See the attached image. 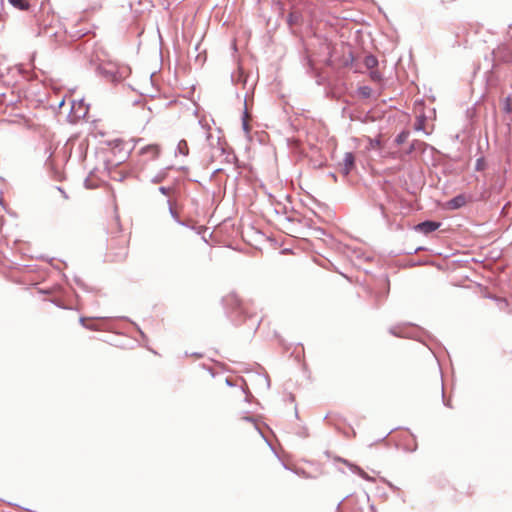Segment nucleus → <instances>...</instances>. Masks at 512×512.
Returning a JSON list of instances; mask_svg holds the SVG:
<instances>
[{
    "mask_svg": "<svg viewBox=\"0 0 512 512\" xmlns=\"http://www.w3.org/2000/svg\"><path fill=\"white\" fill-rule=\"evenodd\" d=\"M494 58L502 62L512 63V48L507 45H500L493 50Z\"/></svg>",
    "mask_w": 512,
    "mask_h": 512,
    "instance_id": "obj_1",
    "label": "nucleus"
},
{
    "mask_svg": "<svg viewBox=\"0 0 512 512\" xmlns=\"http://www.w3.org/2000/svg\"><path fill=\"white\" fill-rule=\"evenodd\" d=\"M440 225H441L440 222L427 220V221L417 224L415 226V230L418 232H421L425 235H428V234L434 232L435 230H437L440 227Z\"/></svg>",
    "mask_w": 512,
    "mask_h": 512,
    "instance_id": "obj_2",
    "label": "nucleus"
},
{
    "mask_svg": "<svg viewBox=\"0 0 512 512\" xmlns=\"http://www.w3.org/2000/svg\"><path fill=\"white\" fill-rule=\"evenodd\" d=\"M341 165V172L348 175L355 166V156L352 152H346L344 154Z\"/></svg>",
    "mask_w": 512,
    "mask_h": 512,
    "instance_id": "obj_3",
    "label": "nucleus"
},
{
    "mask_svg": "<svg viewBox=\"0 0 512 512\" xmlns=\"http://www.w3.org/2000/svg\"><path fill=\"white\" fill-rule=\"evenodd\" d=\"M140 155L146 157L147 160L156 159L160 153V148L158 145L150 144L144 146L139 151Z\"/></svg>",
    "mask_w": 512,
    "mask_h": 512,
    "instance_id": "obj_4",
    "label": "nucleus"
},
{
    "mask_svg": "<svg viewBox=\"0 0 512 512\" xmlns=\"http://www.w3.org/2000/svg\"><path fill=\"white\" fill-rule=\"evenodd\" d=\"M341 461L350 469V471L352 473L359 475L361 478H363L366 481H370V482H374L375 481V479L373 477L369 476L359 466H357V465H355L353 463H350L348 460H345V459H342Z\"/></svg>",
    "mask_w": 512,
    "mask_h": 512,
    "instance_id": "obj_5",
    "label": "nucleus"
},
{
    "mask_svg": "<svg viewBox=\"0 0 512 512\" xmlns=\"http://www.w3.org/2000/svg\"><path fill=\"white\" fill-rule=\"evenodd\" d=\"M466 202H467V199H466L465 195L459 194V195L455 196L454 198L450 199L446 203V208L450 209V210H456V209L463 207L466 204Z\"/></svg>",
    "mask_w": 512,
    "mask_h": 512,
    "instance_id": "obj_6",
    "label": "nucleus"
},
{
    "mask_svg": "<svg viewBox=\"0 0 512 512\" xmlns=\"http://www.w3.org/2000/svg\"><path fill=\"white\" fill-rule=\"evenodd\" d=\"M80 6L85 11H94L100 9L104 0H79Z\"/></svg>",
    "mask_w": 512,
    "mask_h": 512,
    "instance_id": "obj_7",
    "label": "nucleus"
},
{
    "mask_svg": "<svg viewBox=\"0 0 512 512\" xmlns=\"http://www.w3.org/2000/svg\"><path fill=\"white\" fill-rule=\"evenodd\" d=\"M364 65L367 69L372 70L378 65V59L374 55L369 54L364 58Z\"/></svg>",
    "mask_w": 512,
    "mask_h": 512,
    "instance_id": "obj_8",
    "label": "nucleus"
},
{
    "mask_svg": "<svg viewBox=\"0 0 512 512\" xmlns=\"http://www.w3.org/2000/svg\"><path fill=\"white\" fill-rule=\"evenodd\" d=\"M188 153H189V148H188L187 142L185 140H180L177 145L176 154H180L182 156H187Z\"/></svg>",
    "mask_w": 512,
    "mask_h": 512,
    "instance_id": "obj_9",
    "label": "nucleus"
},
{
    "mask_svg": "<svg viewBox=\"0 0 512 512\" xmlns=\"http://www.w3.org/2000/svg\"><path fill=\"white\" fill-rule=\"evenodd\" d=\"M9 3L19 9V10H27L29 7V3L27 0H8Z\"/></svg>",
    "mask_w": 512,
    "mask_h": 512,
    "instance_id": "obj_10",
    "label": "nucleus"
},
{
    "mask_svg": "<svg viewBox=\"0 0 512 512\" xmlns=\"http://www.w3.org/2000/svg\"><path fill=\"white\" fill-rule=\"evenodd\" d=\"M167 204H168V207H169V213L171 215V217L177 222L179 223L180 225H185L184 222H182L180 219H179V216H178V213L174 210L173 208V204L171 202L170 199L167 200Z\"/></svg>",
    "mask_w": 512,
    "mask_h": 512,
    "instance_id": "obj_11",
    "label": "nucleus"
},
{
    "mask_svg": "<svg viewBox=\"0 0 512 512\" xmlns=\"http://www.w3.org/2000/svg\"><path fill=\"white\" fill-rule=\"evenodd\" d=\"M405 328L402 326H395L390 328L389 332L397 337H406L407 334L404 332Z\"/></svg>",
    "mask_w": 512,
    "mask_h": 512,
    "instance_id": "obj_12",
    "label": "nucleus"
},
{
    "mask_svg": "<svg viewBox=\"0 0 512 512\" xmlns=\"http://www.w3.org/2000/svg\"><path fill=\"white\" fill-rule=\"evenodd\" d=\"M357 92L362 98H369L371 96L372 89L369 86H360L358 87Z\"/></svg>",
    "mask_w": 512,
    "mask_h": 512,
    "instance_id": "obj_13",
    "label": "nucleus"
},
{
    "mask_svg": "<svg viewBox=\"0 0 512 512\" xmlns=\"http://www.w3.org/2000/svg\"><path fill=\"white\" fill-rule=\"evenodd\" d=\"M409 134L410 132L407 131V130H404L402 131L401 133H399L396 138H395V142L398 144V145H401L403 144L407 138L409 137Z\"/></svg>",
    "mask_w": 512,
    "mask_h": 512,
    "instance_id": "obj_14",
    "label": "nucleus"
},
{
    "mask_svg": "<svg viewBox=\"0 0 512 512\" xmlns=\"http://www.w3.org/2000/svg\"><path fill=\"white\" fill-rule=\"evenodd\" d=\"M242 128L245 131L246 134L249 133L250 127L248 124V112L247 110L244 111L243 118H242Z\"/></svg>",
    "mask_w": 512,
    "mask_h": 512,
    "instance_id": "obj_15",
    "label": "nucleus"
},
{
    "mask_svg": "<svg viewBox=\"0 0 512 512\" xmlns=\"http://www.w3.org/2000/svg\"><path fill=\"white\" fill-rule=\"evenodd\" d=\"M370 78L374 82H380L382 81V74L378 70H371L370 71Z\"/></svg>",
    "mask_w": 512,
    "mask_h": 512,
    "instance_id": "obj_16",
    "label": "nucleus"
},
{
    "mask_svg": "<svg viewBox=\"0 0 512 512\" xmlns=\"http://www.w3.org/2000/svg\"><path fill=\"white\" fill-rule=\"evenodd\" d=\"M242 419L245 421L251 422L253 424L255 430L258 431L261 436H263L262 431L260 430L258 424L255 422V419L253 417L245 416Z\"/></svg>",
    "mask_w": 512,
    "mask_h": 512,
    "instance_id": "obj_17",
    "label": "nucleus"
},
{
    "mask_svg": "<svg viewBox=\"0 0 512 512\" xmlns=\"http://www.w3.org/2000/svg\"><path fill=\"white\" fill-rule=\"evenodd\" d=\"M165 177H166V173L164 171H162V172L158 173L157 175H155L151 179V182L152 183H159V182L163 181Z\"/></svg>",
    "mask_w": 512,
    "mask_h": 512,
    "instance_id": "obj_18",
    "label": "nucleus"
},
{
    "mask_svg": "<svg viewBox=\"0 0 512 512\" xmlns=\"http://www.w3.org/2000/svg\"><path fill=\"white\" fill-rule=\"evenodd\" d=\"M159 192L162 193L163 195L170 197L171 193L174 192V188L161 186L159 187Z\"/></svg>",
    "mask_w": 512,
    "mask_h": 512,
    "instance_id": "obj_19",
    "label": "nucleus"
},
{
    "mask_svg": "<svg viewBox=\"0 0 512 512\" xmlns=\"http://www.w3.org/2000/svg\"><path fill=\"white\" fill-rule=\"evenodd\" d=\"M475 169L477 171H482L485 169V160L484 158H478L477 161H476V164H475Z\"/></svg>",
    "mask_w": 512,
    "mask_h": 512,
    "instance_id": "obj_20",
    "label": "nucleus"
},
{
    "mask_svg": "<svg viewBox=\"0 0 512 512\" xmlns=\"http://www.w3.org/2000/svg\"><path fill=\"white\" fill-rule=\"evenodd\" d=\"M381 145V141L379 139H369V146L371 148H378Z\"/></svg>",
    "mask_w": 512,
    "mask_h": 512,
    "instance_id": "obj_21",
    "label": "nucleus"
},
{
    "mask_svg": "<svg viewBox=\"0 0 512 512\" xmlns=\"http://www.w3.org/2000/svg\"><path fill=\"white\" fill-rule=\"evenodd\" d=\"M79 321H80V323H81V325H82V326H84V327H86V328H88V329H93V327H91V326H87V325L85 324V322H86V318L81 317V318L79 319Z\"/></svg>",
    "mask_w": 512,
    "mask_h": 512,
    "instance_id": "obj_22",
    "label": "nucleus"
},
{
    "mask_svg": "<svg viewBox=\"0 0 512 512\" xmlns=\"http://www.w3.org/2000/svg\"><path fill=\"white\" fill-rule=\"evenodd\" d=\"M509 100H510L509 98L506 99V105H505L506 112H510L511 111Z\"/></svg>",
    "mask_w": 512,
    "mask_h": 512,
    "instance_id": "obj_23",
    "label": "nucleus"
},
{
    "mask_svg": "<svg viewBox=\"0 0 512 512\" xmlns=\"http://www.w3.org/2000/svg\"><path fill=\"white\" fill-rule=\"evenodd\" d=\"M415 128H416L417 130L422 129L421 123H419L418 125H416V126H415Z\"/></svg>",
    "mask_w": 512,
    "mask_h": 512,
    "instance_id": "obj_24",
    "label": "nucleus"
},
{
    "mask_svg": "<svg viewBox=\"0 0 512 512\" xmlns=\"http://www.w3.org/2000/svg\"><path fill=\"white\" fill-rule=\"evenodd\" d=\"M414 150V145H411L410 149H409V153L412 152Z\"/></svg>",
    "mask_w": 512,
    "mask_h": 512,
    "instance_id": "obj_25",
    "label": "nucleus"
},
{
    "mask_svg": "<svg viewBox=\"0 0 512 512\" xmlns=\"http://www.w3.org/2000/svg\"><path fill=\"white\" fill-rule=\"evenodd\" d=\"M501 303H503V304H505V305H508V304H507V301H505V300L501 301Z\"/></svg>",
    "mask_w": 512,
    "mask_h": 512,
    "instance_id": "obj_26",
    "label": "nucleus"
},
{
    "mask_svg": "<svg viewBox=\"0 0 512 512\" xmlns=\"http://www.w3.org/2000/svg\"><path fill=\"white\" fill-rule=\"evenodd\" d=\"M58 190L64 194V191L61 189V187H58Z\"/></svg>",
    "mask_w": 512,
    "mask_h": 512,
    "instance_id": "obj_27",
    "label": "nucleus"
}]
</instances>
